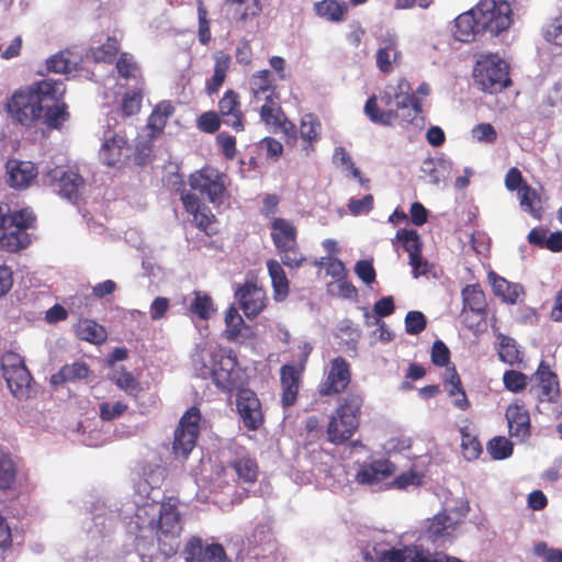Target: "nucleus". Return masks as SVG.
I'll return each instance as SVG.
<instances>
[{
  "label": "nucleus",
  "instance_id": "69168bd1",
  "mask_svg": "<svg viewBox=\"0 0 562 562\" xmlns=\"http://www.w3.org/2000/svg\"><path fill=\"white\" fill-rule=\"evenodd\" d=\"M116 68L124 78H136L139 72L134 57L127 53L121 54L116 63Z\"/></svg>",
  "mask_w": 562,
  "mask_h": 562
},
{
  "label": "nucleus",
  "instance_id": "dca6fc26",
  "mask_svg": "<svg viewBox=\"0 0 562 562\" xmlns=\"http://www.w3.org/2000/svg\"><path fill=\"white\" fill-rule=\"evenodd\" d=\"M131 148L124 136L106 131L100 148V159L108 166H117L128 158Z\"/></svg>",
  "mask_w": 562,
  "mask_h": 562
},
{
  "label": "nucleus",
  "instance_id": "412c9836",
  "mask_svg": "<svg viewBox=\"0 0 562 562\" xmlns=\"http://www.w3.org/2000/svg\"><path fill=\"white\" fill-rule=\"evenodd\" d=\"M506 418L509 435L524 441L530 431V418L525 405L516 401L507 407Z\"/></svg>",
  "mask_w": 562,
  "mask_h": 562
},
{
  "label": "nucleus",
  "instance_id": "f257e3e1",
  "mask_svg": "<svg viewBox=\"0 0 562 562\" xmlns=\"http://www.w3.org/2000/svg\"><path fill=\"white\" fill-rule=\"evenodd\" d=\"M148 484L139 483L138 493L123 504L120 516L130 533L137 537L138 551L145 547L143 539L155 536L158 548L165 555L175 554L180 547L182 526L176 504L156 501L158 490L147 493Z\"/></svg>",
  "mask_w": 562,
  "mask_h": 562
},
{
  "label": "nucleus",
  "instance_id": "58836bf2",
  "mask_svg": "<svg viewBox=\"0 0 562 562\" xmlns=\"http://www.w3.org/2000/svg\"><path fill=\"white\" fill-rule=\"evenodd\" d=\"M364 112L373 123L385 126H391L397 119H401V113L397 110H380L376 105V99L374 95L367 100Z\"/></svg>",
  "mask_w": 562,
  "mask_h": 562
},
{
  "label": "nucleus",
  "instance_id": "6e6d98bb",
  "mask_svg": "<svg viewBox=\"0 0 562 562\" xmlns=\"http://www.w3.org/2000/svg\"><path fill=\"white\" fill-rule=\"evenodd\" d=\"M471 137L481 144H493L497 138V132L490 123H480L471 130Z\"/></svg>",
  "mask_w": 562,
  "mask_h": 562
},
{
  "label": "nucleus",
  "instance_id": "864d4df0",
  "mask_svg": "<svg viewBox=\"0 0 562 562\" xmlns=\"http://www.w3.org/2000/svg\"><path fill=\"white\" fill-rule=\"evenodd\" d=\"M396 238L403 241V247L408 252V256L422 254L423 244L416 231L398 229Z\"/></svg>",
  "mask_w": 562,
  "mask_h": 562
},
{
  "label": "nucleus",
  "instance_id": "4468645a",
  "mask_svg": "<svg viewBox=\"0 0 562 562\" xmlns=\"http://www.w3.org/2000/svg\"><path fill=\"white\" fill-rule=\"evenodd\" d=\"M349 363L342 357L334 358L329 363L326 379L319 385L322 395H333L342 392L350 383Z\"/></svg>",
  "mask_w": 562,
  "mask_h": 562
},
{
  "label": "nucleus",
  "instance_id": "0eeeda50",
  "mask_svg": "<svg viewBox=\"0 0 562 562\" xmlns=\"http://www.w3.org/2000/svg\"><path fill=\"white\" fill-rule=\"evenodd\" d=\"M474 80L483 91L496 93L509 86L508 64L498 55H481L474 68Z\"/></svg>",
  "mask_w": 562,
  "mask_h": 562
},
{
  "label": "nucleus",
  "instance_id": "bf43d9fd",
  "mask_svg": "<svg viewBox=\"0 0 562 562\" xmlns=\"http://www.w3.org/2000/svg\"><path fill=\"white\" fill-rule=\"evenodd\" d=\"M234 470L245 482H255L257 479V464L251 459H239L235 462Z\"/></svg>",
  "mask_w": 562,
  "mask_h": 562
},
{
  "label": "nucleus",
  "instance_id": "6e6552de",
  "mask_svg": "<svg viewBox=\"0 0 562 562\" xmlns=\"http://www.w3.org/2000/svg\"><path fill=\"white\" fill-rule=\"evenodd\" d=\"M200 413L196 408L189 409L180 419L175 430L172 450L177 458L187 459L195 447L199 435Z\"/></svg>",
  "mask_w": 562,
  "mask_h": 562
},
{
  "label": "nucleus",
  "instance_id": "aec40b11",
  "mask_svg": "<svg viewBox=\"0 0 562 562\" xmlns=\"http://www.w3.org/2000/svg\"><path fill=\"white\" fill-rule=\"evenodd\" d=\"M395 472V465L387 460H376L363 463L359 467L356 481L363 485H374L391 476Z\"/></svg>",
  "mask_w": 562,
  "mask_h": 562
},
{
  "label": "nucleus",
  "instance_id": "680f3d73",
  "mask_svg": "<svg viewBox=\"0 0 562 562\" xmlns=\"http://www.w3.org/2000/svg\"><path fill=\"white\" fill-rule=\"evenodd\" d=\"M426 327L425 315L419 311H411L405 316V329L409 335H418Z\"/></svg>",
  "mask_w": 562,
  "mask_h": 562
},
{
  "label": "nucleus",
  "instance_id": "5fc2aeb1",
  "mask_svg": "<svg viewBox=\"0 0 562 562\" xmlns=\"http://www.w3.org/2000/svg\"><path fill=\"white\" fill-rule=\"evenodd\" d=\"M487 450L493 459L503 460L512 456L513 445L505 437H496L488 442Z\"/></svg>",
  "mask_w": 562,
  "mask_h": 562
},
{
  "label": "nucleus",
  "instance_id": "ea45409f",
  "mask_svg": "<svg viewBox=\"0 0 562 562\" xmlns=\"http://www.w3.org/2000/svg\"><path fill=\"white\" fill-rule=\"evenodd\" d=\"M172 112L173 106L169 102H161L155 108L147 122V127L150 130V137H156V135L164 130Z\"/></svg>",
  "mask_w": 562,
  "mask_h": 562
},
{
  "label": "nucleus",
  "instance_id": "09e8293b",
  "mask_svg": "<svg viewBox=\"0 0 562 562\" xmlns=\"http://www.w3.org/2000/svg\"><path fill=\"white\" fill-rule=\"evenodd\" d=\"M226 324V336L229 340H236L241 336V331L245 328V322L237 308L229 307L225 314Z\"/></svg>",
  "mask_w": 562,
  "mask_h": 562
},
{
  "label": "nucleus",
  "instance_id": "e2e57ef3",
  "mask_svg": "<svg viewBox=\"0 0 562 562\" xmlns=\"http://www.w3.org/2000/svg\"><path fill=\"white\" fill-rule=\"evenodd\" d=\"M15 477V467L10 458L0 456V487L8 488Z\"/></svg>",
  "mask_w": 562,
  "mask_h": 562
},
{
  "label": "nucleus",
  "instance_id": "cd10ccee",
  "mask_svg": "<svg viewBox=\"0 0 562 562\" xmlns=\"http://www.w3.org/2000/svg\"><path fill=\"white\" fill-rule=\"evenodd\" d=\"M443 381L445 390L451 398L453 406L458 409L467 411L470 406V403L461 385V379L454 367L446 369Z\"/></svg>",
  "mask_w": 562,
  "mask_h": 562
},
{
  "label": "nucleus",
  "instance_id": "423d86ee",
  "mask_svg": "<svg viewBox=\"0 0 562 562\" xmlns=\"http://www.w3.org/2000/svg\"><path fill=\"white\" fill-rule=\"evenodd\" d=\"M195 371L202 378H214L217 382L228 380L236 367V360L212 344L200 347L192 358Z\"/></svg>",
  "mask_w": 562,
  "mask_h": 562
},
{
  "label": "nucleus",
  "instance_id": "37998d69",
  "mask_svg": "<svg viewBox=\"0 0 562 562\" xmlns=\"http://www.w3.org/2000/svg\"><path fill=\"white\" fill-rule=\"evenodd\" d=\"M461 432V448L462 453L467 460H474L479 458L482 452V447L480 441L473 435L471 428L469 426H463L460 428Z\"/></svg>",
  "mask_w": 562,
  "mask_h": 562
},
{
  "label": "nucleus",
  "instance_id": "de8ad7c7",
  "mask_svg": "<svg viewBox=\"0 0 562 562\" xmlns=\"http://www.w3.org/2000/svg\"><path fill=\"white\" fill-rule=\"evenodd\" d=\"M194 295L190 311L201 319H209L215 312L212 299L200 291L194 292Z\"/></svg>",
  "mask_w": 562,
  "mask_h": 562
},
{
  "label": "nucleus",
  "instance_id": "2eb2a0df",
  "mask_svg": "<svg viewBox=\"0 0 562 562\" xmlns=\"http://www.w3.org/2000/svg\"><path fill=\"white\" fill-rule=\"evenodd\" d=\"M186 562H229L224 548L218 543H212L203 548L202 540L192 537L184 547Z\"/></svg>",
  "mask_w": 562,
  "mask_h": 562
},
{
  "label": "nucleus",
  "instance_id": "7c9ffc66",
  "mask_svg": "<svg viewBox=\"0 0 562 562\" xmlns=\"http://www.w3.org/2000/svg\"><path fill=\"white\" fill-rule=\"evenodd\" d=\"M267 269L273 289V299L278 302L284 301L290 292V283L281 263L274 259L267 261Z\"/></svg>",
  "mask_w": 562,
  "mask_h": 562
},
{
  "label": "nucleus",
  "instance_id": "79ce46f5",
  "mask_svg": "<svg viewBox=\"0 0 562 562\" xmlns=\"http://www.w3.org/2000/svg\"><path fill=\"white\" fill-rule=\"evenodd\" d=\"M46 66L49 71L56 74H69L76 69L77 60L71 58V54L69 52H59L46 60Z\"/></svg>",
  "mask_w": 562,
  "mask_h": 562
},
{
  "label": "nucleus",
  "instance_id": "f704fd0d",
  "mask_svg": "<svg viewBox=\"0 0 562 562\" xmlns=\"http://www.w3.org/2000/svg\"><path fill=\"white\" fill-rule=\"evenodd\" d=\"M214 72L213 76L206 81L205 90L211 95L216 93L223 82L225 81L226 74L231 66V56L224 52H216L213 55Z\"/></svg>",
  "mask_w": 562,
  "mask_h": 562
},
{
  "label": "nucleus",
  "instance_id": "a18cd8bd",
  "mask_svg": "<svg viewBox=\"0 0 562 562\" xmlns=\"http://www.w3.org/2000/svg\"><path fill=\"white\" fill-rule=\"evenodd\" d=\"M1 369L3 376H12V373H22L26 378V367L24 359L16 352L8 351L1 357Z\"/></svg>",
  "mask_w": 562,
  "mask_h": 562
},
{
  "label": "nucleus",
  "instance_id": "c03bdc74",
  "mask_svg": "<svg viewBox=\"0 0 562 562\" xmlns=\"http://www.w3.org/2000/svg\"><path fill=\"white\" fill-rule=\"evenodd\" d=\"M77 334L79 338L94 344H99L105 339L103 327L89 319H85L78 324Z\"/></svg>",
  "mask_w": 562,
  "mask_h": 562
},
{
  "label": "nucleus",
  "instance_id": "2f4dec72",
  "mask_svg": "<svg viewBox=\"0 0 562 562\" xmlns=\"http://www.w3.org/2000/svg\"><path fill=\"white\" fill-rule=\"evenodd\" d=\"M427 552L416 547L392 548L378 552L380 562H426Z\"/></svg>",
  "mask_w": 562,
  "mask_h": 562
},
{
  "label": "nucleus",
  "instance_id": "c756f323",
  "mask_svg": "<svg viewBox=\"0 0 562 562\" xmlns=\"http://www.w3.org/2000/svg\"><path fill=\"white\" fill-rule=\"evenodd\" d=\"M181 201L183 203L186 211L192 215L193 223L198 227L206 229L214 218L213 214L209 211V209L202 206L199 198L191 192H182Z\"/></svg>",
  "mask_w": 562,
  "mask_h": 562
},
{
  "label": "nucleus",
  "instance_id": "473e14b6",
  "mask_svg": "<svg viewBox=\"0 0 562 562\" xmlns=\"http://www.w3.org/2000/svg\"><path fill=\"white\" fill-rule=\"evenodd\" d=\"M463 311H469L473 316L484 319L486 311L485 295L477 284L467 285L462 290Z\"/></svg>",
  "mask_w": 562,
  "mask_h": 562
},
{
  "label": "nucleus",
  "instance_id": "393cba45",
  "mask_svg": "<svg viewBox=\"0 0 562 562\" xmlns=\"http://www.w3.org/2000/svg\"><path fill=\"white\" fill-rule=\"evenodd\" d=\"M220 113L223 117V123L233 127L235 131H243V115L239 109L238 95L228 90L218 102Z\"/></svg>",
  "mask_w": 562,
  "mask_h": 562
},
{
  "label": "nucleus",
  "instance_id": "a19ab883",
  "mask_svg": "<svg viewBox=\"0 0 562 562\" xmlns=\"http://www.w3.org/2000/svg\"><path fill=\"white\" fill-rule=\"evenodd\" d=\"M300 135L301 138L307 143V146L304 147L306 153H310L311 145L314 142H317L321 135V123L318 120L312 115L306 114L302 117L301 126H300Z\"/></svg>",
  "mask_w": 562,
  "mask_h": 562
},
{
  "label": "nucleus",
  "instance_id": "9b49d317",
  "mask_svg": "<svg viewBox=\"0 0 562 562\" xmlns=\"http://www.w3.org/2000/svg\"><path fill=\"white\" fill-rule=\"evenodd\" d=\"M464 514L456 510H445L428 520L425 532L427 537L438 546L449 540Z\"/></svg>",
  "mask_w": 562,
  "mask_h": 562
},
{
  "label": "nucleus",
  "instance_id": "7ed1b4c3",
  "mask_svg": "<svg viewBox=\"0 0 562 562\" xmlns=\"http://www.w3.org/2000/svg\"><path fill=\"white\" fill-rule=\"evenodd\" d=\"M64 92L61 82L48 79L40 81L30 89L16 91L8 101V113L20 124L30 126L42 119L48 101L59 99Z\"/></svg>",
  "mask_w": 562,
  "mask_h": 562
},
{
  "label": "nucleus",
  "instance_id": "338daca9",
  "mask_svg": "<svg viewBox=\"0 0 562 562\" xmlns=\"http://www.w3.org/2000/svg\"><path fill=\"white\" fill-rule=\"evenodd\" d=\"M546 103L562 114V76L554 81L546 95Z\"/></svg>",
  "mask_w": 562,
  "mask_h": 562
},
{
  "label": "nucleus",
  "instance_id": "6ab92c4d",
  "mask_svg": "<svg viewBox=\"0 0 562 562\" xmlns=\"http://www.w3.org/2000/svg\"><path fill=\"white\" fill-rule=\"evenodd\" d=\"M244 314L248 317H256L266 305V292L262 288L246 282L235 294Z\"/></svg>",
  "mask_w": 562,
  "mask_h": 562
},
{
  "label": "nucleus",
  "instance_id": "a211bd4d",
  "mask_svg": "<svg viewBox=\"0 0 562 562\" xmlns=\"http://www.w3.org/2000/svg\"><path fill=\"white\" fill-rule=\"evenodd\" d=\"M260 106V119L269 126L274 133H283L293 137L295 133L294 125L285 117L280 104L279 97L273 100L262 101Z\"/></svg>",
  "mask_w": 562,
  "mask_h": 562
},
{
  "label": "nucleus",
  "instance_id": "f3484780",
  "mask_svg": "<svg viewBox=\"0 0 562 562\" xmlns=\"http://www.w3.org/2000/svg\"><path fill=\"white\" fill-rule=\"evenodd\" d=\"M47 177L55 182V190L71 202H76L81 193L83 180L75 171H67L61 167L48 171Z\"/></svg>",
  "mask_w": 562,
  "mask_h": 562
},
{
  "label": "nucleus",
  "instance_id": "1a4fd4ad",
  "mask_svg": "<svg viewBox=\"0 0 562 562\" xmlns=\"http://www.w3.org/2000/svg\"><path fill=\"white\" fill-rule=\"evenodd\" d=\"M189 184L192 190L205 195L213 204L223 201L225 194L224 176L214 168L206 167L192 173L189 178Z\"/></svg>",
  "mask_w": 562,
  "mask_h": 562
},
{
  "label": "nucleus",
  "instance_id": "9d476101",
  "mask_svg": "<svg viewBox=\"0 0 562 562\" xmlns=\"http://www.w3.org/2000/svg\"><path fill=\"white\" fill-rule=\"evenodd\" d=\"M393 90H383L381 102L385 106L395 105L396 110L401 113V120L409 122L419 127L424 124L422 117V101L413 94L412 91L396 95Z\"/></svg>",
  "mask_w": 562,
  "mask_h": 562
},
{
  "label": "nucleus",
  "instance_id": "39448f33",
  "mask_svg": "<svg viewBox=\"0 0 562 562\" xmlns=\"http://www.w3.org/2000/svg\"><path fill=\"white\" fill-rule=\"evenodd\" d=\"M362 398L359 395H348L329 419L327 425V439L334 445L349 440L359 425V414Z\"/></svg>",
  "mask_w": 562,
  "mask_h": 562
},
{
  "label": "nucleus",
  "instance_id": "3c124183",
  "mask_svg": "<svg viewBox=\"0 0 562 562\" xmlns=\"http://www.w3.org/2000/svg\"><path fill=\"white\" fill-rule=\"evenodd\" d=\"M56 100L48 101V106H45L42 119L50 127H58L64 123L68 116L66 105L64 103L57 104Z\"/></svg>",
  "mask_w": 562,
  "mask_h": 562
},
{
  "label": "nucleus",
  "instance_id": "bb28decb",
  "mask_svg": "<svg viewBox=\"0 0 562 562\" xmlns=\"http://www.w3.org/2000/svg\"><path fill=\"white\" fill-rule=\"evenodd\" d=\"M250 91L252 93V101L260 103L267 100H273L279 97L274 86L271 81V74L269 70H260L255 72L250 78Z\"/></svg>",
  "mask_w": 562,
  "mask_h": 562
},
{
  "label": "nucleus",
  "instance_id": "f03ea898",
  "mask_svg": "<svg viewBox=\"0 0 562 562\" xmlns=\"http://www.w3.org/2000/svg\"><path fill=\"white\" fill-rule=\"evenodd\" d=\"M510 12L507 2L482 0L474 9L460 14L454 20L453 36L463 43L474 41L484 31L496 36L510 26Z\"/></svg>",
  "mask_w": 562,
  "mask_h": 562
},
{
  "label": "nucleus",
  "instance_id": "c85d7f7f",
  "mask_svg": "<svg viewBox=\"0 0 562 562\" xmlns=\"http://www.w3.org/2000/svg\"><path fill=\"white\" fill-rule=\"evenodd\" d=\"M271 238L277 249L296 246V228L290 221L276 217L271 221Z\"/></svg>",
  "mask_w": 562,
  "mask_h": 562
},
{
  "label": "nucleus",
  "instance_id": "4be33fe9",
  "mask_svg": "<svg viewBox=\"0 0 562 562\" xmlns=\"http://www.w3.org/2000/svg\"><path fill=\"white\" fill-rule=\"evenodd\" d=\"M225 7L241 29H246L261 11L259 0H227Z\"/></svg>",
  "mask_w": 562,
  "mask_h": 562
},
{
  "label": "nucleus",
  "instance_id": "ddd939ff",
  "mask_svg": "<svg viewBox=\"0 0 562 562\" xmlns=\"http://www.w3.org/2000/svg\"><path fill=\"white\" fill-rule=\"evenodd\" d=\"M379 47L375 53V64L381 72L390 74L402 61V53L398 48V38L392 31H387L378 40Z\"/></svg>",
  "mask_w": 562,
  "mask_h": 562
},
{
  "label": "nucleus",
  "instance_id": "e433bc0d",
  "mask_svg": "<svg viewBox=\"0 0 562 562\" xmlns=\"http://www.w3.org/2000/svg\"><path fill=\"white\" fill-rule=\"evenodd\" d=\"M537 376L540 382L538 394L544 400L552 401L559 393V384L555 374L543 362L539 366Z\"/></svg>",
  "mask_w": 562,
  "mask_h": 562
},
{
  "label": "nucleus",
  "instance_id": "20e7f679",
  "mask_svg": "<svg viewBox=\"0 0 562 562\" xmlns=\"http://www.w3.org/2000/svg\"><path fill=\"white\" fill-rule=\"evenodd\" d=\"M34 220L27 209L12 213L8 204L0 203V249L15 252L27 247L31 239L25 231Z\"/></svg>",
  "mask_w": 562,
  "mask_h": 562
},
{
  "label": "nucleus",
  "instance_id": "a878e982",
  "mask_svg": "<svg viewBox=\"0 0 562 562\" xmlns=\"http://www.w3.org/2000/svg\"><path fill=\"white\" fill-rule=\"evenodd\" d=\"M488 279L492 284L494 294L501 297L504 302L508 304H516L522 301L525 291L521 284L509 283L507 280L494 272L488 274Z\"/></svg>",
  "mask_w": 562,
  "mask_h": 562
},
{
  "label": "nucleus",
  "instance_id": "72a5a7b5",
  "mask_svg": "<svg viewBox=\"0 0 562 562\" xmlns=\"http://www.w3.org/2000/svg\"><path fill=\"white\" fill-rule=\"evenodd\" d=\"M300 371L293 366L281 368L282 404L291 406L299 392Z\"/></svg>",
  "mask_w": 562,
  "mask_h": 562
},
{
  "label": "nucleus",
  "instance_id": "49530a36",
  "mask_svg": "<svg viewBox=\"0 0 562 562\" xmlns=\"http://www.w3.org/2000/svg\"><path fill=\"white\" fill-rule=\"evenodd\" d=\"M498 345V355L504 362L508 364H515L521 361L520 352L517 348L516 341L513 338L505 335H499Z\"/></svg>",
  "mask_w": 562,
  "mask_h": 562
},
{
  "label": "nucleus",
  "instance_id": "4c0bfd02",
  "mask_svg": "<svg viewBox=\"0 0 562 562\" xmlns=\"http://www.w3.org/2000/svg\"><path fill=\"white\" fill-rule=\"evenodd\" d=\"M10 392L18 400H26L32 396L33 387H32V376L26 369V378L22 375V373L14 372L12 376H3Z\"/></svg>",
  "mask_w": 562,
  "mask_h": 562
},
{
  "label": "nucleus",
  "instance_id": "13d9d810",
  "mask_svg": "<svg viewBox=\"0 0 562 562\" xmlns=\"http://www.w3.org/2000/svg\"><path fill=\"white\" fill-rule=\"evenodd\" d=\"M333 159L335 164L348 170L353 178H357L361 184L363 183L360 170L355 166L350 155L346 151L345 148L337 147L334 151Z\"/></svg>",
  "mask_w": 562,
  "mask_h": 562
},
{
  "label": "nucleus",
  "instance_id": "5701e85b",
  "mask_svg": "<svg viewBox=\"0 0 562 562\" xmlns=\"http://www.w3.org/2000/svg\"><path fill=\"white\" fill-rule=\"evenodd\" d=\"M8 183L15 189H24L37 176V169L31 161H9L7 164Z\"/></svg>",
  "mask_w": 562,
  "mask_h": 562
},
{
  "label": "nucleus",
  "instance_id": "603ef678",
  "mask_svg": "<svg viewBox=\"0 0 562 562\" xmlns=\"http://www.w3.org/2000/svg\"><path fill=\"white\" fill-rule=\"evenodd\" d=\"M346 8L335 0H324L315 4L316 13L330 21L342 19Z\"/></svg>",
  "mask_w": 562,
  "mask_h": 562
},
{
  "label": "nucleus",
  "instance_id": "c9c22d12",
  "mask_svg": "<svg viewBox=\"0 0 562 562\" xmlns=\"http://www.w3.org/2000/svg\"><path fill=\"white\" fill-rule=\"evenodd\" d=\"M89 372L90 370L86 362L76 361L65 364L58 373L52 375L50 381L53 384L81 381L88 379Z\"/></svg>",
  "mask_w": 562,
  "mask_h": 562
},
{
  "label": "nucleus",
  "instance_id": "774afa93",
  "mask_svg": "<svg viewBox=\"0 0 562 562\" xmlns=\"http://www.w3.org/2000/svg\"><path fill=\"white\" fill-rule=\"evenodd\" d=\"M544 38L554 45H562V16L552 20L546 26Z\"/></svg>",
  "mask_w": 562,
  "mask_h": 562
},
{
  "label": "nucleus",
  "instance_id": "0e129e2a",
  "mask_svg": "<svg viewBox=\"0 0 562 562\" xmlns=\"http://www.w3.org/2000/svg\"><path fill=\"white\" fill-rule=\"evenodd\" d=\"M277 250L281 257L282 263L289 268H299L305 260L304 256L299 251L297 245Z\"/></svg>",
  "mask_w": 562,
  "mask_h": 562
},
{
  "label": "nucleus",
  "instance_id": "4d7b16f0",
  "mask_svg": "<svg viewBox=\"0 0 562 562\" xmlns=\"http://www.w3.org/2000/svg\"><path fill=\"white\" fill-rule=\"evenodd\" d=\"M119 50V43L115 38H108V41L95 48L91 49V57L95 61H111Z\"/></svg>",
  "mask_w": 562,
  "mask_h": 562
},
{
  "label": "nucleus",
  "instance_id": "052dcab7",
  "mask_svg": "<svg viewBox=\"0 0 562 562\" xmlns=\"http://www.w3.org/2000/svg\"><path fill=\"white\" fill-rule=\"evenodd\" d=\"M198 18H199V41L201 44L206 45L211 40L210 21L207 20V10L201 0L198 1Z\"/></svg>",
  "mask_w": 562,
  "mask_h": 562
},
{
  "label": "nucleus",
  "instance_id": "f8f14e48",
  "mask_svg": "<svg viewBox=\"0 0 562 562\" xmlns=\"http://www.w3.org/2000/svg\"><path fill=\"white\" fill-rule=\"evenodd\" d=\"M236 406L243 425L248 430H257L263 424V412L261 403L256 393L244 389L237 394Z\"/></svg>",
  "mask_w": 562,
  "mask_h": 562
},
{
  "label": "nucleus",
  "instance_id": "8fccbe9b",
  "mask_svg": "<svg viewBox=\"0 0 562 562\" xmlns=\"http://www.w3.org/2000/svg\"><path fill=\"white\" fill-rule=\"evenodd\" d=\"M518 198L521 207L524 211L528 212L536 218H540L541 214L539 209H537V204L539 203V198L537 192L528 186H522L518 190Z\"/></svg>",
  "mask_w": 562,
  "mask_h": 562
},
{
  "label": "nucleus",
  "instance_id": "b1692460",
  "mask_svg": "<svg viewBox=\"0 0 562 562\" xmlns=\"http://www.w3.org/2000/svg\"><path fill=\"white\" fill-rule=\"evenodd\" d=\"M420 171L432 186L445 184L452 172V162L443 158H427L422 162Z\"/></svg>",
  "mask_w": 562,
  "mask_h": 562
}]
</instances>
